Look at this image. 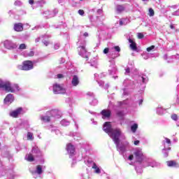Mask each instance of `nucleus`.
Returning a JSON list of instances; mask_svg holds the SVG:
<instances>
[{"label": "nucleus", "mask_w": 179, "mask_h": 179, "mask_svg": "<svg viewBox=\"0 0 179 179\" xmlns=\"http://www.w3.org/2000/svg\"><path fill=\"white\" fill-rule=\"evenodd\" d=\"M43 44H45V45L47 47V45H48V44H50V42L47 41H45L43 42Z\"/></svg>", "instance_id": "49530a36"}, {"label": "nucleus", "mask_w": 179, "mask_h": 179, "mask_svg": "<svg viewBox=\"0 0 179 179\" xmlns=\"http://www.w3.org/2000/svg\"><path fill=\"white\" fill-rule=\"evenodd\" d=\"M83 36L84 37H89V34L87 32H85Z\"/></svg>", "instance_id": "09e8293b"}, {"label": "nucleus", "mask_w": 179, "mask_h": 179, "mask_svg": "<svg viewBox=\"0 0 179 179\" xmlns=\"http://www.w3.org/2000/svg\"><path fill=\"white\" fill-rule=\"evenodd\" d=\"M27 48V46L24 43H22L19 46V50H26Z\"/></svg>", "instance_id": "b1692460"}, {"label": "nucleus", "mask_w": 179, "mask_h": 179, "mask_svg": "<svg viewBox=\"0 0 179 179\" xmlns=\"http://www.w3.org/2000/svg\"><path fill=\"white\" fill-rule=\"evenodd\" d=\"M78 48H82L85 51V52H87V50H86V47L85 46H79Z\"/></svg>", "instance_id": "4c0bfd02"}, {"label": "nucleus", "mask_w": 179, "mask_h": 179, "mask_svg": "<svg viewBox=\"0 0 179 179\" xmlns=\"http://www.w3.org/2000/svg\"><path fill=\"white\" fill-rule=\"evenodd\" d=\"M12 87H13V90L16 89L17 90H19V85L17 84H15Z\"/></svg>", "instance_id": "f704fd0d"}, {"label": "nucleus", "mask_w": 179, "mask_h": 179, "mask_svg": "<svg viewBox=\"0 0 179 179\" xmlns=\"http://www.w3.org/2000/svg\"><path fill=\"white\" fill-rule=\"evenodd\" d=\"M3 89L6 90V92H10V93H14L15 90L10 85V83L9 82H4V84L3 85Z\"/></svg>", "instance_id": "6e6552de"}, {"label": "nucleus", "mask_w": 179, "mask_h": 179, "mask_svg": "<svg viewBox=\"0 0 179 179\" xmlns=\"http://www.w3.org/2000/svg\"><path fill=\"white\" fill-rule=\"evenodd\" d=\"M114 50H115V51H117V52H121V48H120V46H115Z\"/></svg>", "instance_id": "c756f323"}, {"label": "nucleus", "mask_w": 179, "mask_h": 179, "mask_svg": "<svg viewBox=\"0 0 179 179\" xmlns=\"http://www.w3.org/2000/svg\"><path fill=\"white\" fill-rule=\"evenodd\" d=\"M28 57H34V51H30L28 53Z\"/></svg>", "instance_id": "473e14b6"}, {"label": "nucleus", "mask_w": 179, "mask_h": 179, "mask_svg": "<svg viewBox=\"0 0 179 179\" xmlns=\"http://www.w3.org/2000/svg\"><path fill=\"white\" fill-rule=\"evenodd\" d=\"M23 111V109L22 108H18L15 110H13L10 113V116L13 117V118H17L19 115H20V113Z\"/></svg>", "instance_id": "1a4fd4ad"}, {"label": "nucleus", "mask_w": 179, "mask_h": 179, "mask_svg": "<svg viewBox=\"0 0 179 179\" xmlns=\"http://www.w3.org/2000/svg\"><path fill=\"white\" fill-rule=\"evenodd\" d=\"M171 118L173 121H177V120H178V116H177L176 114H173L171 115Z\"/></svg>", "instance_id": "c85d7f7f"}, {"label": "nucleus", "mask_w": 179, "mask_h": 179, "mask_svg": "<svg viewBox=\"0 0 179 179\" xmlns=\"http://www.w3.org/2000/svg\"><path fill=\"white\" fill-rule=\"evenodd\" d=\"M166 143H168V145H171V141L169 138H166Z\"/></svg>", "instance_id": "e433bc0d"}, {"label": "nucleus", "mask_w": 179, "mask_h": 179, "mask_svg": "<svg viewBox=\"0 0 179 179\" xmlns=\"http://www.w3.org/2000/svg\"><path fill=\"white\" fill-rule=\"evenodd\" d=\"M53 92L55 94H65L66 91L64 87L58 83L53 85Z\"/></svg>", "instance_id": "f03ea898"}, {"label": "nucleus", "mask_w": 179, "mask_h": 179, "mask_svg": "<svg viewBox=\"0 0 179 179\" xmlns=\"http://www.w3.org/2000/svg\"><path fill=\"white\" fill-rule=\"evenodd\" d=\"M152 50H155V45H151V46L147 48L148 52H150L152 51Z\"/></svg>", "instance_id": "cd10ccee"}, {"label": "nucleus", "mask_w": 179, "mask_h": 179, "mask_svg": "<svg viewBox=\"0 0 179 179\" xmlns=\"http://www.w3.org/2000/svg\"><path fill=\"white\" fill-rule=\"evenodd\" d=\"M92 169L95 170V173L96 174H100L101 173V171H100V168L97 167V164L96 163H93Z\"/></svg>", "instance_id": "f3484780"}, {"label": "nucleus", "mask_w": 179, "mask_h": 179, "mask_svg": "<svg viewBox=\"0 0 179 179\" xmlns=\"http://www.w3.org/2000/svg\"><path fill=\"white\" fill-rule=\"evenodd\" d=\"M117 115L118 117H122L124 115V113L122 111H119L117 113Z\"/></svg>", "instance_id": "c9c22d12"}, {"label": "nucleus", "mask_w": 179, "mask_h": 179, "mask_svg": "<svg viewBox=\"0 0 179 179\" xmlns=\"http://www.w3.org/2000/svg\"><path fill=\"white\" fill-rule=\"evenodd\" d=\"M138 129V124H134L131 127V130L133 132H136V130Z\"/></svg>", "instance_id": "4be33fe9"}, {"label": "nucleus", "mask_w": 179, "mask_h": 179, "mask_svg": "<svg viewBox=\"0 0 179 179\" xmlns=\"http://www.w3.org/2000/svg\"><path fill=\"white\" fill-rule=\"evenodd\" d=\"M137 37L139 40H142V38H143L145 37V35H143V33H137Z\"/></svg>", "instance_id": "5701e85b"}, {"label": "nucleus", "mask_w": 179, "mask_h": 179, "mask_svg": "<svg viewBox=\"0 0 179 179\" xmlns=\"http://www.w3.org/2000/svg\"><path fill=\"white\" fill-rule=\"evenodd\" d=\"M78 14L80 15V16H83L85 15V10H78Z\"/></svg>", "instance_id": "7c9ffc66"}, {"label": "nucleus", "mask_w": 179, "mask_h": 179, "mask_svg": "<svg viewBox=\"0 0 179 179\" xmlns=\"http://www.w3.org/2000/svg\"><path fill=\"white\" fill-rule=\"evenodd\" d=\"M142 80H143V83H145V77H142Z\"/></svg>", "instance_id": "3c124183"}, {"label": "nucleus", "mask_w": 179, "mask_h": 179, "mask_svg": "<svg viewBox=\"0 0 179 179\" xmlns=\"http://www.w3.org/2000/svg\"><path fill=\"white\" fill-rule=\"evenodd\" d=\"M109 136L113 139V142L116 145V148L120 146V136H121V129H113L112 132L109 134Z\"/></svg>", "instance_id": "f257e3e1"}, {"label": "nucleus", "mask_w": 179, "mask_h": 179, "mask_svg": "<svg viewBox=\"0 0 179 179\" xmlns=\"http://www.w3.org/2000/svg\"><path fill=\"white\" fill-rule=\"evenodd\" d=\"M4 83H5V82L0 80V89H3Z\"/></svg>", "instance_id": "72a5a7b5"}, {"label": "nucleus", "mask_w": 179, "mask_h": 179, "mask_svg": "<svg viewBox=\"0 0 179 179\" xmlns=\"http://www.w3.org/2000/svg\"><path fill=\"white\" fill-rule=\"evenodd\" d=\"M27 139H30L31 141L33 139V133L31 132L27 133Z\"/></svg>", "instance_id": "bb28decb"}, {"label": "nucleus", "mask_w": 179, "mask_h": 179, "mask_svg": "<svg viewBox=\"0 0 179 179\" xmlns=\"http://www.w3.org/2000/svg\"><path fill=\"white\" fill-rule=\"evenodd\" d=\"M14 100L15 98L13 97V94H8L4 99V104H8V103H13Z\"/></svg>", "instance_id": "9b49d317"}, {"label": "nucleus", "mask_w": 179, "mask_h": 179, "mask_svg": "<svg viewBox=\"0 0 179 179\" xmlns=\"http://www.w3.org/2000/svg\"><path fill=\"white\" fill-rule=\"evenodd\" d=\"M36 173L37 174H42L43 173V168L41 167V165H38L36 166Z\"/></svg>", "instance_id": "6ab92c4d"}, {"label": "nucleus", "mask_w": 179, "mask_h": 179, "mask_svg": "<svg viewBox=\"0 0 179 179\" xmlns=\"http://www.w3.org/2000/svg\"><path fill=\"white\" fill-rule=\"evenodd\" d=\"M50 113L52 115V117H55V115H57L58 114V110H52L50 111Z\"/></svg>", "instance_id": "393cba45"}, {"label": "nucleus", "mask_w": 179, "mask_h": 179, "mask_svg": "<svg viewBox=\"0 0 179 179\" xmlns=\"http://www.w3.org/2000/svg\"><path fill=\"white\" fill-rule=\"evenodd\" d=\"M134 155L138 163L143 162V159H142V157H143V152H142V150H137L134 152Z\"/></svg>", "instance_id": "39448f33"}, {"label": "nucleus", "mask_w": 179, "mask_h": 179, "mask_svg": "<svg viewBox=\"0 0 179 179\" xmlns=\"http://www.w3.org/2000/svg\"><path fill=\"white\" fill-rule=\"evenodd\" d=\"M41 120V121H43V122H50L51 121L50 116H42Z\"/></svg>", "instance_id": "a211bd4d"}, {"label": "nucleus", "mask_w": 179, "mask_h": 179, "mask_svg": "<svg viewBox=\"0 0 179 179\" xmlns=\"http://www.w3.org/2000/svg\"><path fill=\"white\" fill-rule=\"evenodd\" d=\"M116 148H117V150H120V152H122V153H124L126 150L124 145H122V146L118 145V147H116Z\"/></svg>", "instance_id": "aec40b11"}, {"label": "nucleus", "mask_w": 179, "mask_h": 179, "mask_svg": "<svg viewBox=\"0 0 179 179\" xmlns=\"http://www.w3.org/2000/svg\"><path fill=\"white\" fill-rule=\"evenodd\" d=\"M159 108H157V111H159Z\"/></svg>", "instance_id": "864d4df0"}, {"label": "nucleus", "mask_w": 179, "mask_h": 179, "mask_svg": "<svg viewBox=\"0 0 179 179\" xmlns=\"http://www.w3.org/2000/svg\"><path fill=\"white\" fill-rule=\"evenodd\" d=\"M125 73H131V69L128 67L127 69H125Z\"/></svg>", "instance_id": "58836bf2"}, {"label": "nucleus", "mask_w": 179, "mask_h": 179, "mask_svg": "<svg viewBox=\"0 0 179 179\" xmlns=\"http://www.w3.org/2000/svg\"><path fill=\"white\" fill-rule=\"evenodd\" d=\"M34 68V64L33 62L30 60L24 61L22 63V71H31Z\"/></svg>", "instance_id": "7ed1b4c3"}, {"label": "nucleus", "mask_w": 179, "mask_h": 179, "mask_svg": "<svg viewBox=\"0 0 179 179\" xmlns=\"http://www.w3.org/2000/svg\"><path fill=\"white\" fill-rule=\"evenodd\" d=\"M80 1H83V0H80Z\"/></svg>", "instance_id": "6e6d98bb"}, {"label": "nucleus", "mask_w": 179, "mask_h": 179, "mask_svg": "<svg viewBox=\"0 0 179 179\" xmlns=\"http://www.w3.org/2000/svg\"><path fill=\"white\" fill-rule=\"evenodd\" d=\"M149 16H155V10L152 8H149Z\"/></svg>", "instance_id": "a878e982"}, {"label": "nucleus", "mask_w": 179, "mask_h": 179, "mask_svg": "<svg viewBox=\"0 0 179 179\" xmlns=\"http://www.w3.org/2000/svg\"><path fill=\"white\" fill-rule=\"evenodd\" d=\"M3 45L7 50H13L17 47L16 43H13L8 40L4 41Z\"/></svg>", "instance_id": "0eeeda50"}, {"label": "nucleus", "mask_w": 179, "mask_h": 179, "mask_svg": "<svg viewBox=\"0 0 179 179\" xmlns=\"http://www.w3.org/2000/svg\"><path fill=\"white\" fill-rule=\"evenodd\" d=\"M125 10V7L122 5H117L116 6V12L117 13H122Z\"/></svg>", "instance_id": "dca6fc26"}, {"label": "nucleus", "mask_w": 179, "mask_h": 179, "mask_svg": "<svg viewBox=\"0 0 179 179\" xmlns=\"http://www.w3.org/2000/svg\"><path fill=\"white\" fill-rule=\"evenodd\" d=\"M71 85H73V86H78V85H79V78L78 77V76H73Z\"/></svg>", "instance_id": "2eb2a0df"}, {"label": "nucleus", "mask_w": 179, "mask_h": 179, "mask_svg": "<svg viewBox=\"0 0 179 179\" xmlns=\"http://www.w3.org/2000/svg\"><path fill=\"white\" fill-rule=\"evenodd\" d=\"M129 160H134V155H131L129 156Z\"/></svg>", "instance_id": "37998d69"}, {"label": "nucleus", "mask_w": 179, "mask_h": 179, "mask_svg": "<svg viewBox=\"0 0 179 179\" xmlns=\"http://www.w3.org/2000/svg\"><path fill=\"white\" fill-rule=\"evenodd\" d=\"M29 3L33 5L34 3V0H29Z\"/></svg>", "instance_id": "c03bdc74"}, {"label": "nucleus", "mask_w": 179, "mask_h": 179, "mask_svg": "<svg viewBox=\"0 0 179 179\" xmlns=\"http://www.w3.org/2000/svg\"><path fill=\"white\" fill-rule=\"evenodd\" d=\"M119 24H120V26L124 25V22L122 21V20H120Z\"/></svg>", "instance_id": "a19ab883"}, {"label": "nucleus", "mask_w": 179, "mask_h": 179, "mask_svg": "<svg viewBox=\"0 0 179 179\" xmlns=\"http://www.w3.org/2000/svg\"><path fill=\"white\" fill-rule=\"evenodd\" d=\"M101 114L102 118H110L111 117V110L103 109L101 110Z\"/></svg>", "instance_id": "9d476101"}, {"label": "nucleus", "mask_w": 179, "mask_h": 179, "mask_svg": "<svg viewBox=\"0 0 179 179\" xmlns=\"http://www.w3.org/2000/svg\"><path fill=\"white\" fill-rule=\"evenodd\" d=\"M170 29H172V30H175L176 27H174V25L173 24H170Z\"/></svg>", "instance_id": "79ce46f5"}, {"label": "nucleus", "mask_w": 179, "mask_h": 179, "mask_svg": "<svg viewBox=\"0 0 179 179\" xmlns=\"http://www.w3.org/2000/svg\"><path fill=\"white\" fill-rule=\"evenodd\" d=\"M40 41V38H38L35 40V43H38Z\"/></svg>", "instance_id": "8fccbe9b"}, {"label": "nucleus", "mask_w": 179, "mask_h": 179, "mask_svg": "<svg viewBox=\"0 0 179 179\" xmlns=\"http://www.w3.org/2000/svg\"><path fill=\"white\" fill-rule=\"evenodd\" d=\"M114 129L111 127V123L110 122H106L103 124V131L106 132V134H108L109 135Z\"/></svg>", "instance_id": "423d86ee"}, {"label": "nucleus", "mask_w": 179, "mask_h": 179, "mask_svg": "<svg viewBox=\"0 0 179 179\" xmlns=\"http://www.w3.org/2000/svg\"><path fill=\"white\" fill-rule=\"evenodd\" d=\"M129 43H130L129 47H130L131 50H132L133 51H136V50H138V47H136V43H135V41H134L132 39L129 38Z\"/></svg>", "instance_id": "ddd939ff"}, {"label": "nucleus", "mask_w": 179, "mask_h": 179, "mask_svg": "<svg viewBox=\"0 0 179 179\" xmlns=\"http://www.w3.org/2000/svg\"><path fill=\"white\" fill-rule=\"evenodd\" d=\"M168 167H175L176 169L179 167L178 163L176 161L171 160L166 162Z\"/></svg>", "instance_id": "f8f14e48"}, {"label": "nucleus", "mask_w": 179, "mask_h": 179, "mask_svg": "<svg viewBox=\"0 0 179 179\" xmlns=\"http://www.w3.org/2000/svg\"><path fill=\"white\" fill-rule=\"evenodd\" d=\"M168 150H171V148H168Z\"/></svg>", "instance_id": "603ef678"}, {"label": "nucleus", "mask_w": 179, "mask_h": 179, "mask_svg": "<svg viewBox=\"0 0 179 179\" xmlns=\"http://www.w3.org/2000/svg\"><path fill=\"white\" fill-rule=\"evenodd\" d=\"M57 76L58 79H62V78H64V75L62 74H57Z\"/></svg>", "instance_id": "ea45409f"}, {"label": "nucleus", "mask_w": 179, "mask_h": 179, "mask_svg": "<svg viewBox=\"0 0 179 179\" xmlns=\"http://www.w3.org/2000/svg\"><path fill=\"white\" fill-rule=\"evenodd\" d=\"M66 150L68 152L70 156H74L75 152H76L75 146L71 143L66 144Z\"/></svg>", "instance_id": "20e7f679"}, {"label": "nucleus", "mask_w": 179, "mask_h": 179, "mask_svg": "<svg viewBox=\"0 0 179 179\" xmlns=\"http://www.w3.org/2000/svg\"><path fill=\"white\" fill-rule=\"evenodd\" d=\"M143 1H148V0H143Z\"/></svg>", "instance_id": "5fc2aeb1"}, {"label": "nucleus", "mask_w": 179, "mask_h": 179, "mask_svg": "<svg viewBox=\"0 0 179 179\" xmlns=\"http://www.w3.org/2000/svg\"><path fill=\"white\" fill-rule=\"evenodd\" d=\"M143 103V99H141L138 102L139 106H142Z\"/></svg>", "instance_id": "de8ad7c7"}, {"label": "nucleus", "mask_w": 179, "mask_h": 179, "mask_svg": "<svg viewBox=\"0 0 179 179\" xmlns=\"http://www.w3.org/2000/svg\"><path fill=\"white\" fill-rule=\"evenodd\" d=\"M14 30L15 31H23V24L17 23L14 24Z\"/></svg>", "instance_id": "4468645a"}, {"label": "nucleus", "mask_w": 179, "mask_h": 179, "mask_svg": "<svg viewBox=\"0 0 179 179\" xmlns=\"http://www.w3.org/2000/svg\"><path fill=\"white\" fill-rule=\"evenodd\" d=\"M139 143H140V141L138 140L134 141V145H136V146L139 145Z\"/></svg>", "instance_id": "a18cd8bd"}, {"label": "nucleus", "mask_w": 179, "mask_h": 179, "mask_svg": "<svg viewBox=\"0 0 179 179\" xmlns=\"http://www.w3.org/2000/svg\"><path fill=\"white\" fill-rule=\"evenodd\" d=\"M27 160V162H34V157H33V155L29 154Z\"/></svg>", "instance_id": "412c9836"}, {"label": "nucleus", "mask_w": 179, "mask_h": 179, "mask_svg": "<svg viewBox=\"0 0 179 179\" xmlns=\"http://www.w3.org/2000/svg\"><path fill=\"white\" fill-rule=\"evenodd\" d=\"M110 51V48H106L104 50H103V54H108V52Z\"/></svg>", "instance_id": "2f4dec72"}]
</instances>
